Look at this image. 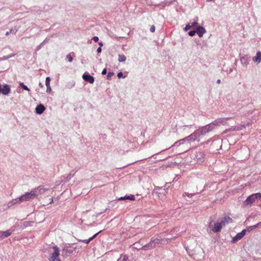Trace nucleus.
Returning <instances> with one entry per match:
<instances>
[{"instance_id":"f8f14e48","label":"nucleus","mask_w":261,"mask_h":261,"mask_svg":"<svg viewBox=\"0 0 261 261\" xmlns=\"http://www.w3.org/2000/svg\"><path fill=\"white\" fill-rule=\"evenodd\" d=\"M11 89L10 86L7 84H5L3 86V87L1 88V93L5 95H7L10 93Z\"/></svg>"},{"instance_id":"37998d69","label":"nucleus","mask_w":261,"mask_h":261,"mask_svg":"<svg viewBox=\"0 0 261 261\" xmlns=\"http://www.w3.org/2000/svg\"><path fill=\"white\" fill-rule=\"evenodd\" d=\"M126 200V196H125L124 197H121L118 198V200Z\"/></svg>"},{"instance_id":"1a4fd4ad","label":"nucleus","mask_w":261,"mask_h":261,"mask_svg":"<svg viewBox=\"0 0 261 261\" xmlns=\"http://www.w3.org/2000/svg\"><path fill=\"white\" fill-rule=\"evenodd\" d=\"M204 153L201 151H197L195 153V158L196 159L197 161L199 163H201L204 162Z\"/></svg>"},{"instance_id":"393cba45","label":"nucleus","mask_w":261,"mask_h":261,"mask_svg":"<svg viewBox=\"0 0 261 261\" xmlns=\"http://www.w3.org/2000/svg\"><path fill=\"white\" fill-rule=\"evenodd\" d=\"M186 141H187V139H186V137H185L184 139H180L178 141H177V142H175L174 144L172 146H179L180 145V142H185Z\"/></svg>"},{"instance_id":"72a5a7b5","label":"nucleus","mask_w":261,"mask_h":261,"mask_svg":"<svg viewBox=\"0 0 261 261\" xmlns=\"http://www.w3.org/2000/svg\"><path fill=\"white\" fill-rule=\"evenodd\" d=\"M66 58L69 62H71L72 61V57L70 55H67Z\"/></svg>"},{"instance_id":"c85d7f7f","label":"nucleus","mask_w":261,"mask_h":261,"mask_svg":"<svg viewBox=\"0 0 261 261\" xmlns=\"http://www.w3.org/2000/svg\"><path fill=\"white\" fill-rule=\"evenodd\" d=\"M50 79L49 77H46L45 79V85L46 86H50Z\"/></svg>"},{"instance_id":"423d86ee","label":"nucleus","mask_w":261,"mask_h":261,"mask_svg":"<svg viewBox=\"0 0 261 261\" xmlns=\"http://www.w3.org/2000/svg\"><path fill=\"white\" fill-rule=\"evenodd\" d=\"M199 137L200 136L196 130L189 136L186 137V139H187V141L191 143L197 140Z\"/></svg>"},{"instance_id":"5701e85b","label":"nucleus","mask_w":261,"mask_h":261,"mask_svg":"<svg viewBox=\"0 0 261 261\" xmlns=\"http://www.w3.org/2000/svg\"><path fill=\"white\" fill-rule=\"evenodd\" d=\"M128 257L125 255L121 254L117 261H127Z\"/></svg>"},{"instance_id":"79ce46f5","label":"nucleus","mask_w":261,"mask_h":261,"mask_svg":"<svg viewBox=\"0 0 261 261\" xmlns=\"http://www.w3.org/2000/svg\"><path fill=\"white\" fill-rule=\"evenodd\" d=\"M139 243H135L134 244V248L138 249L139 247Z\"/></svg>"},{"instance_id":"864d4df0","label":"nucleus","mask_w":261,"mask_h":261,"mask_svg":"<svg viewBox=\"0 0 261 261\" xmlns=\"http://www.w3.org/2000/svg\"><path fill=\"white\" fill-rule=\"evenodd\" d=\"M259 224V223L257 224L256 225H255V227L257 226L258 225V224Z\"/></svg>"},{"instance_id":"7ed1b4c3","label":"nucleus","mask_w":261,"mask_h":261,"mask_svg":"<svg viewBox=\"0 0 261 261\" xmlns=\"http://www.w3.org/2000/svg\"><path fill=\"white\" fill-rule=\"evenodd\" d=\"M215 127V124H214L212 122V123L197 129V131L200 137L201 136H204L206 134L211 132Z\"/></svg>"},{"instance_id":"2eb2a0df","label":"nucleus","mask_w":261,"mask_h":261,"mask_svg":"<svg viewBox=\"0 0 261 261\" xmlns=\"http://www.w3.org/2000/svg\"><path fill=\"white\" fill-rule=\"evenodd\" d=\"M220 222L222 226H225L226 224L232 222V219L229 216H226L222 219Z\"/></svg>"},{"instance_id":"49530a36","label":"nucleus","mask_w":261,"mask_h":261,"mask_svg":"<svg viewBox=\"0 0 261 261\" xmlns=\"http://www.w3.org/2000/svg\"><path fill=\"white\" fill-rule=\"evenodd\" d=\"M68 247H64V248L63 249V252H64V251L68 252Z\"/></svg>"},{"instance_id":"aec40b11","label":"nucleus","mask_w":261,"mask_h":261,"mask_svg":"<svg viewBox=\"0 0 261 261\" xmlns=\"http://www.w3.org/2000/svg\"><path fill=\"white\" fill-rule=\"evenodd\" d=\"M244 128H245V126L244 125H242L238 126H232L229 130L231 131H239Z\"/></svg>"},{"instance_id":"b1692460","label":"nucleus","mask_w":261,"mask_h":261,"mask_svg":"<svg viewBox=\"0 0 261 261\" xmlns=\"http://www.w3.org/2000/svg\"><path fill=\"white\" fill-rule=\"evenodd\" d=\"M126 59V57L123 55H118V61L120 62H124Z\"/></svg>"},{"instance_id":"6e6552de","label":"nucleus","mask_w":261,"mask_h":261,"mask_svg":"<svg viewBox=\"0 0 261 261\" xmlns=\"http://www.w3.org/2000/svg\"><path fill=\"white\" fill-rule=\"evenodd\" d=\"M34 196L37 197L45 193L46 189L42 186H39L32 190Z\"/></svg>"},{"instance_id":"de8ad7c7","label":"nucleus","mask_w":261,"mask_h":261,"mask_svg":"<svg viewBox=\"0 0 261 261\" xmlns=\"http://www.w3.org/2000/svg\"><path fill=\"white\" fill-rule=\"evenodd\" d=\"M98 44L99 45L100 47H101L103 45V44L101 42H99Z\"/></svg>"},{"instance_id":"9b49d317","label":"nucleus","mask_w":261,"mask_h":261,"mask_svg":"<svg viewBox=\"0 0 261 261\" xmlns=\"http://www.w3.org/2000/svg\"><path fill=\"white\" fill-rule=\"evenodd\" d=\"M82 77L85 81L89 82L90 84H93L94 82V78L91 76L88 72H85Z\"/></svg>"},{"instance_id":"f3484780","label":"nucleus","mask_w":261,"mask_h":261,"mask_svg":"<svg viewBox=\"0 0 261 261\" xmlns=\"http://www.w3.org/2000/svg\"><path fill=\"white\" fill-rule=\"evenodd\" d=\"M156 247V245L153 244V241H151L148 244H146L145 245H144L142 247V248L144 250H148V249H151Z\"/></svg>"},{"instance_id":"f03ea898","label":"nucleus","mask_w":261,"mask_h":261,"mask_svg":"<svg viewBox=\"0 0 261 261\" xmlns=\"http://www.w3.org/2000/svg\"><path fill=\"white\" fill-rule=\"evenodd\" d=\"M261 199V193H257L253 194L247 197L244 201L243 205L245 207L251 206L255 202H257L259 199Z\"/></svg>"},{"instance_id":"ddd939ff","label":"nucleus","mask_w":261,"mask_h":261,"mask_svg":"<svg viewBox=\"0 0 261 261\" xmlns=\"http://www.w3.org/2000/svg\"><path fill=\"white\" fill-rule=\"evenodd\" d=\"M222 223L220 222H217L214 224V228L212 229V231L214 232H220L222 227Z\"/></svg>"},{"instance_id":"c03bdc74","label":"nucleus","mask_w":261,"mask_h":261,"mask_svg":"<svg viewBox=\"0 0 261 261\" xmlns=\"http://www.w3.org/2000/svg\"><path fill=\"white\" fill-rule=\"evenodd\" d=\"M106 73H107V69H106V68H105V69L102 70V72H101V74H102V75H105V74H106Z\"/></svg>"},{"instance_id":"7c9ffc66","label":"nucleus","mask_w":261,"mask_h":261,"mask_svg":"<svg viewBox=\"0 0 261 261\" xmlns=\"http://www.w3.org/2000/svg\"><path fill=\"white\" fill-rule=\"evenodd\" d=\"M195 195V194H189V193H186V192H185V193H184L183 194V196H188V197H192L193 195Z\"/></svg>"},{"instance_id":"a19ab883","label":"nucleus","mask_w":261,"mask_h":261,"mask_svg":"<svg viewBox=\"0 0 261 261\" xmlns=\"http://www.w3.org/2000/svg\"><path fill=\"white\" fill-rule=\"evenodd\" d=\"M22 88H23V89L27 90L28 91H30V89L26 85H24V86H23Z\"/></svg>"},{"instance_id":"f704fd0d","label":"nucleus","mask_w":261,"mask_h":261,"mask_svg":"<svg viewBox=\"0 0 261 261\" xmlns=\"http://www.w3.org/2000/svg\"><path fill=\"white\" fill-rule=\"evenodd\" d=\"M117 76L118 78H121L122 77H123V78L125 77V76H123V73L121 72H119V73H118Z\"/></svg>"},{"instance_id":"bb28decb","label":"nucleus","mask_w":261,"mask_h":261,"mask_svg":"<svg viewBox=\"0 0 261 261\" xmlns=\"http://www.w3.org/2000/svg\"><path fill=\"white\" fill-rule=\"evenodd\" d=\"M17 29H16V30H14V29H11L9 31H8L6 32V36H8L9 35H10L11 33H12V34H16V32H17Z\"/></svg>"},{"instance_id":"8fccbe9b","label":"nucleus","mask_w":261,"mask_h":261,"mask_svg":"<svg viewBox=\"0 0 261 261\" xmlns=\"http://www.w3.org/2000/svg\"><path fill=\"white\" fill-rule=\"evenodd\" d=\"M39 87H41V88H42V87H43V85H42V83H39Z\"/></svg>"},{"instance_id":"4be33fe9","label":"nucleus","mask_w":261,"mask_h":261,"mask_svg":"<svg viewBox=\"0 0 261 261\" xmlns=\"http://www.w3.org/2000/svg\"><path fill=\"white\" fill-rule=\"evenodd\" d=\"M241 62L242 64L244 66H247L248 64V62L247 61V57L246 56L243 57L240 59Z\"/></svg>"},{"instance_id":"a878e982","label":"nucleus","mask_w":261,"mask_h":261,"mask_svg":"<svg viewBox=\"0 0 261 261\" xmlns=\"http://www.w3.org/2000/svg\"><path fill=\"white\" fill-rule=\"evenodd\" d=\"M186 141H187V139H186V137H185L184 139H180L178 141H177V142H175L174 144L172 146H179L180 145V142H185Z\"/></svg>"},{"instance_id":"09e8293b","label":"nucleus","mask_w":261,"mask_h":261,"mask_svg":"<svg viewBox=\"0 0 261 261\" xmlns=\"http://www.w3.org/2000/svg\"><path fill=\"white\" fill-rule=\"evenodd\" d=\"M20 85L21 86V87L22 88L23 86H24L25 85L23 83H20Z\"/></svg>"},{"instance_id":"473e14b6","label":"nucleus","mask_w":261,"mask_h":261,"mask_svg":"<svg viewBox=\"0 0 261 261\" xmlns=\"http://www.w3.org/2000/svg\"><path fill=\"white\" fill-rule=\"evenodd\" d=\"M114 74V73L113 72H108V74H107V79L108 80H110L111 79V77L112 76V75Z\"/></svg>"},{"instance_id":"a18cd8bd","label":"nucleus","mask_w":261,"mask_h":261,"mask_svg":"<svg viewBox=\"0 0 261 261\" xmlns=\"http://www.w3.org/2000/svg\"><path fill=\"white\" fill-rule=\"evenodd\" d=\"M101 47H99L97 49V52L98 53H101Z\"/></svg>"},{"instance_id":"ea45409f","label":"nucleus","mask_w":261,"mask_h":261,"mask_svg":"<svg viewBox=\"0 0 261 261\" xmlns=\"http://www.w3.org/2000/svg\"><path fill=\"white\" fill-rule=\"evenodd\" d=\"M150 31L152 33L154 32L155 31V27L154 25L151 26Z\"/></svg>"},{"instance_id":"5fc2aeb1","label":"nucleus","mask_w":261,"mask_h":261,"mask_svg":"<svg viewBox=\"0 0 261 261\" xmlns=\"http://www.w3.org/2000/svg\"><path fill=\"white\" fill-rule=\"evenodd\" d=\"M184 142H180V144H182Z\"/></svg>"},{"instance_id":"3c124183","label":"nucleus","mask_w":261,"mask_h":261,"mask_svg":"<svg viewBox=\"0 0 261 261\" xmlns=\"http://www.w3.org/2000/svg\"><path fill=\"white\" fill-rule=\"evenodd\" d=\"M53 202V198H50V199L49 204L52 203Z\"/></svg>"},{"instance_id":"c9c22d12","label":"nucleus","mask_w":261,"mask_h":261,"mask_svg":"<svg viewBox=\"0 0 261 261\" xmlns=\"http://www.w3.org/2000/svg\"><path fill=\"white\" fill-rule=\"evenodd\" d=\"M196 33L195 31H191L189 32V35L190 36H193Z\"/></svg>"},{"instance_id":"2f4dec72","label":"nucleus","mask_w":261,"mask_h":261,"mask_svg":"<svg viewBox=\"0 0 261 261\" xmlns=\"http://www.w3.org/2000/svg\"><path fill=\"white\" fill-rule=\"evenodd\" d=\"M192 26H191V25H190L189 24H187L184 28V31H187L188 30H190Z\"/></svg>"},{"instance_id":"6ab92c4d","label":"nucleus","mask_w":261,"mask_h":261,"mask_svg":"<svg viewBox=\"0 0 261 261\" xmlns=\"http://www.w3.org/2000/svg\"><path fill=\"white\" fill-rule=\"evenodd\" d=\"M101 232V231H99V232H98L97 233H96V234H95L94 236H93L92 237H91L90 238H89V239L88 240H80V241L81 242H84L87 244H89V242L92 241V240H93L96 236L100 232Z\"/></svg>"},{"instance_id":"4468645a","label":"nucleus","mask_w":261,"mask_h":261,"mask_svg":"<svg viewBox=\"0 0 261 261\" xmlns=\"http://www.w3.org/2000/svg\"><path fill=\"white\" fill-rule=\"evenodd\" d=\"M196 32L199 37H202L203 34L206 32V31L203 27L199 26L197 27Z\"/></svg>"},{"instance_id":"cd10ccee","label":"nucleus","mask_w":261,"mask_h":261,"mask_svg":"<svg viewBox=\"0 0 261 261\" xmlns=\"http://www.w3.org/2000/svg\"><path fill=\"white\" fill-rule=\"evenodd\" d=\"M153 242V244L156 245V246H159L160 244H161L162 241L159 239H155L153 240H152Z\"/></svg>"},{"instance_id":"4c0bfd02","label":"nucleus","mask_w":261,"mask_h":261,"mask_svg":"<svg viewBox=\"0 0 261 261\" xmlns=\"http://www.w3.org/2000/svg\"><path fill=\"white\" fill-rule=\"evenodd\" d=\"M92 40H93L94 42H98V41L99 38H98V37H97V36H94V37H93Z\"/></svg>"},{"instance_id":"0eeeda50","label":"nucleus","mask_w":261,"mask_h":261,"mask_svg":"<svg viewBox=\"0 0 261 261\" xmlns=\"http://www.w3.org/2000/svg\"><path fill=\"white\" fill-rule=\"evenodd\" d=\"M230 118H218L213 122L215 124V127L216 126L220 125V124L225 125L227 123V121L229 120Z\"/></svg>"},{"instance_id":"20e7f679","label":"nucleus","mask_w":261,"mask_h":261,"mask_svg":"<svg viewBox=\"0 0 261 261\" xmlns=\"http://www.w3.org/2000/svg\"><path fill=\"white\" fill-rule=\"evenodd\" d=\"M54 251L51 253L50 257L49 258V261H61L59 258V249L56 245L54 246L53 247Z\"/></svg>"},{"instance_id":"f257e3e1","label":"nucleus","mask_w":261,"mask_h":261,"mask_svg":"<svg viewBox=\"0 0 261 261\" xmlns=\"http://www.w3.org/2000/svg\"><path fill=\"white\" fill-rule=\"evenodd\" d=\"M35 198V196H34V194L33 193V191L31 190V192H27L20 197L10 201L8 203V205L10 206L16 203H20L23 201H29L31 199H34Z\"/></svg>"},{"instance_id":"dca6fc26","label":"nucleus","mask_w":261,"mask_h":261,"mask_svg":"<svg viewBox=\"0 0 261 261\" xmlns=\"http://www.w3.org/2000/svg\"><path fill=\"white\" fill-rule=\"evenodd\" d=\"M45 109V107L43 105L40 104L36 107L35 112L37 114H41L44 112Z\"/></svg>"},{"instance_id":"e433bc0d","label":"nucleus","mask_w":261,"mask_h":261,"mask_svg":"<svg viewBox=\"0 0 261 261\" xmlns=\"http://www.w3.org/2000/svg\"><path fill=\"white\" fill-rule=\"evenodd\" d=\"M198 22L197 21H195L192 23V25H191V26H192V27H196L198 25Z\"/></svg>"},{"instance_id":"58836bf2","label":"nucleus","mask_w":261,"mask_h":261,"mask_svg":"<svg viewBox=\"0 0 261 261\" xmlns=\"http://www.w3.org/2000/svg\"><path fill=\"white\" fill-rule=\"evenodd\" d=\"M46 88H47L46 92L49 93L51 90L50 86H46Z\"/></svg>"},{"instance_id":"9d476101","label":"nucleus","mask_w":261,"mask_h":261,"mask_svg":"<svg viewBox=\"0 0 261 261\" xmlns=\"http://www.w3.org/2000/svg\"><path fill=\"white\" fill-rule=\"evenodd\" d=\"M246 231V229H243L241 232L237 233L235 237L232 238L231 242L234 243L240 240L245 235Z\"/></svg>"},{"instance_id":"c756f323","label":"nucleus","mask_w":261,"mask_h":261,"mask_svg":"<svg viewBox=\"0 0 261 261\" xmlns=\"http://www.w3.org/2000/svg\"><path fill=\"white\" fill-rule=\"evenodd\" d=\"M126 200H134L135 199V196L134 195H130L129 196H126Z\"/></svg>"},{"instance_id":"a211bd4d","label":"nucleus","mask_w":261,"mask_h":261,"mask_svg":"<svg viewBox=\"0 0 261 261\" xmlns=\"http://www.w3.org/2000/svg\"><path fill=\"white\" fill-rule=\"evenodd\" d=\"M253 61L255 63H259L261 62V52L258 51L256 53V56L253 58Z\"/></svg>"},{"instance_id":"412c9836","label":"nucleus","mask_w":261,"mask_h":261,"mask_svg":"<svg viewBox=\"0 0 261 261\" xmlns=\"http://www.w3.org/2000/svg\"><path fill=\"white\" fill-rule=\"evenodd\" d=\"M244 128H245V126L244 125H242L238 126H232L229 130L231 131H239Z\"/></svg>"},{"instance_id":"39448f33","label":"nucleus","mask_w":261,"mask_h":261,"mask_svg":"<svg viewBox=\"0 0 261 261\" xmlns=\"http://www.w3.org/2000/svg\"><path fill=\"white\" fill-rule=\"evenodd\" d=\"M13 231L12 229H9L5 231H0V241L10 236Z\"/></svg>"},{"instance_id":"603ef678","label":"nucleus","mask_w":261,"mask_h":261,"mask_svg":"<svg viewBox=\"0 0 261 261\" xmlns=\"http://www.w3.org/2000/svg\"><path fill=\"white\" fill-rule=\"evenodd\" d=\"M220 82H221V80H219V79H218V80L217 81V84H220Z\"/></svg>"}]
</instances>
